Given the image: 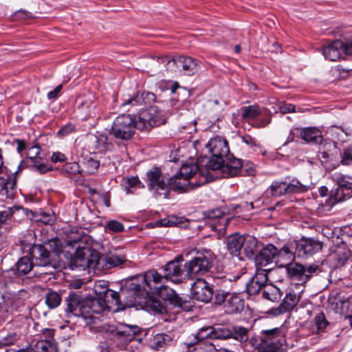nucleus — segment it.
<instances>
[{
    "label": "nucleus",
    "mask_w": 352,
    "mask_h": 352,
    "mask_svg": "<svg viewBox=\"0 0 352 352\" xmlns=\"http://www.w3.org/2000/svg\"><path fill=\"white\" fill-rule=\"evenodd\" d=\"M55 330L53 329H45L42 331L41 338L40 341L47 342H56L54 340Z\"/></svg>",
    "instance_id": "obj_59"
},
{
    "label": "nucleus",
    "mask_w": 352,
    "mask_h": 352,
    "mask_svg": "<svg viewBox=\"0 0 352 352\" xmlns=\"http://www.w3.org/2000/svg\"><path fill=\"white\" fill-rule=\"evenodd\" d=\"M135 277L144 290L142 295L148 297L151 293L155 294L164 285V280H166L164 274H160L155 270H148L144 274H139Z\"/></svg>",
    "instance_id": "obj_13"
},
{
    "label": "nucleus",
    "mask_w": 352,
    "mask_h": 352,
    "mask_svg": "<svg viewBox=\"0 0 352 352\" xmlns=\"http://www.w3.org/2000/svg\"><path fill=\"white\" fill-rule=\"evenodd\" d=\"M193 298L199 301L208 302L214 300L215 291L212 285L204 278H197L191 286Z\"/></svg>",
    "instance_id": "obj_18"
},
{
    "label": "nucleus",
    "mask_w": 352,
    "mask_h": 352,
    "mask_svg": "<svg viewBox=\"0 0 352 352\" xmlns=\"http://www.w3.org/2000/svg\"><path fill=\"white\" fill-rule=\"evenodd\" d=\"M188 352H215V346L212 342H204L198 343L192 351Z\"/></svg>",
    "instance_id": "obj_54"
},
{
    "label": "nucleus",
    "mask_w": 352,
    "mask_h": 352,
    "mask_svg": "<svg viewBox=\"0 0 352 352\" xmlns=\"http://www.w3.org/2000/svg\"><path fill=\"white\" fill-rule=\"evenodd\" d=\"M318 151H329L331 152L332 150L336 148V142L329 139H323L322 135L321 136V140L318 142Z\"/></svg>",
    "instance_id": "obj_53"
},
{
    "label": "nucleus",
    "mask_w": 352,
    "mask_h": 352,
    "mask_svg": "<svg viewBox=\"0 0 352 352\" xmlns=\"http://www.w3.org/2000/svg\"><path fill=\"white\" fill-rule=\"evenodd\" d=\"M213 265L212 252L210 250L198 252L197 255L184 265L186 274L191 277L194 275L208 272Z\"/></svg>",
    "instance_id": "obj_12"
},
{
    "label": "nucleus",
    "mask_w": 352,
    "mask_h": 352,
    "mask_svg": "<svg viewBox=\"0 0 352 352\" xmlns=\"http://www.w3.org/2000/svg\"><path fill=\"white\" fill-rule=\"evenodd\" d=\"M78 109L87 118H96L100 114V109L93 98L82 101L78 105Z\"/></svg>",
    "instance_id": "obj_34"
},
{
    "label": "nucleus",
    "mask_w": 352,
    "mask_h": 352,
    "mask_svg": "<svg viewBox=\"0 0 352 352\" xmlns=\"http://www.w3.org/2000/svg\"><path fill=\"white\" fill-rule=\"evenodd\" d=\"M157 223L163 227H171L178 225L179 222L177 221V218L176 217L171 216L167 219L160 220Z\"/></svg>",
    "instance_id": "obj_60"
},
{
    "label": "nucleus",
    "mask_w": 352,
    "mask_h": 352,
    "mask_svg": "<svg viewBox=\"0 0 352 352\" xmlns=\"http://www.w3.org/2000/svg\"><path fill=\"white\" fill-rule=\"evenodd\" d=\"M173 341L174 339L170 335L166 333H158L153 337L151 341V344L153 348L158 349L160 348L170 345Z\"/></svg>",
    "instance_id": "obj_40"
},
{
    "label": "nucleus",
    "mask_w": 352,
    "mask_h": 352,
    "mask_svg": "<svg viewBox=\"0 0 352 352\" xmlns=\"http://www.w3.org/2000/svg\"><path fill=\"white\" fill-rule=\"evenodd\" d=\"M292 245L286 244L280 248L272 243L264 246L255 256L256 271L268 275L273 270V262L280 263L283 260L292 261L294 258Z\"/></svg>",
    "instance_id": "obj_3"
},
{
    "label": "nucleus",
    "mask_w": 352,
    "mask_h": 352,
    "mask_svg": "<svg viewBox=\"0 0 352 352\" xmlns=\"http://www.w3.org/2000/svg\"><path fill=\"white\" fill-rule=\"evenodd\" d=\"M337 183L338 187L330 191L329 198L326 201V204L330 207L352 197L351 178L341 177L338 179Z\"/></svg>",
    "instance_id": "obj_15"
},
{
    "label": "nucleus",
    "mask_w": 352,
    "mask_h": 352,
    "mask_svg": "<svg viewBox=\"0 0 352 352\" xmlns=\"http://www.w3.org/2000/svg\"><path fill=\"white\" fill-rule=\"evenodd\" d=\"M263 296L272 302H278L282 296L280 290L272 285H266L263 290Z\"/></svg>",
    "instance_id": "obj_41"
},
{
    "label": "nucleus",
    "mask_w": 352,
    "mask_h": 352,
    "mask_svg": "<svg viewBox=\"0 0 352 352\" xmlns=\"http://www.w3.org/2000/svg\"><path fill=\"white\" fill-rule=\"evenodd\" d=\"M287 330L276 327L262 330L258 334L248 336L247 350L257 352H286Z\"/></svg>",
    "instance_id": "obj_1"
},
{
    "label": "nucleus",
    "mask_w": 352,
    "mask_h": 352,
    "mask_svg": "<svg viewBox=\"0 0 352 352\" xmlns=\"http://www.w3.org/2000/svg\"><path fill=\"white\" fill-rule=\"evenodd\" d=\"M102 330L107 332H111L120 338H124L126 340H131L133 338L140 333V328L137 325H129L126 324H119L118 326L104 324L102 327Z\"/></svg>",
    "instance_id": "obj_21"
},
{
    "label": "nucleus",
    "mask_w": 352,
    "mask_h": 352,
    "mask_svg": "<svg viewBox=\"0 0 352 352\" xmlns=\"http://www.w3.org/2000/svg\"><path fill=\"white\" fill-rule=\"evenodd\" d=\"M245 236L235 233L228 236L226 245L228 251L233 256H236L239 260H243L242 249L244 243Z\"/></svg>",
    "instance_id": "obj_30"
},
{
    "label": "nucleus",
    "mask_w": 352,
    "mask_h": 352,
    "mask_svg": "<svg viewBox=\"0 0 352 352\" xmlns=\"http://www.w3.org/2000/svg\"><path fill=\"white\" fill-rule=\"evenodd\" d=\"M84 300L85 299H82V296L78 294H69L66 298L67 311L76 317H81L84 319L85 313H87L82 307L85 305Z\"/></svg>",
    "instance_id": "obj_27"
},
{
    "label": "nucleus",
    "mask_w": 352,
    "mask_h": 352,
    "mask_svg": "<svg viewBox=\"0 0 352 352\" xmlns=\"http://www.w3.org/2000/svg\"><path fill=\"white\" fill-rule=\"evenodd\" d=\"M322 248V243L313 238L302 237L296 249L299 257H307L318 252Z\"/></svg>",
    "instance_id": "obj_22"
},
{
    "label": "nucleus",
    "mask_w": 352,
    "mask_h": 352,
    "mask_svg": "<svg viewBox=\"0 0 352 352\" xmlns=\"http://www.w3.org/2000/svg\"><path fill=\"white\" fill-rule=\"evenodd\" d=\"M104 259L106 264L109 265V267L118 266L126 261L125 255L117 254L111 252L106 255Z\"/></svg>",
    "instance_id": "obj_48"
},
{
    "label": "nucleus",
    "mask_w": 352,
    "mask_h": 352,
    "mask_svg": "<svg viewBox=\"0 0 352 352\" xmlns=\"http://www.w3.org/2000/svg\"><path fill=\"white\" fill-rule=\"evenodd\" d=\"M308 190V186L301 184L297 179H292L290 182L287 183V192L288 194L302 193Z\"/></svg>",
    "instance_id": "obj_50"
},
{
    "label": "nucleus",
    "mask_w": 352,
    "mask_h": 352,
    "mask_svg": "<svg viewBox=\"0 0 352 352\" xmlns=\"http://www.w3.org/2000/svg\"><path fill=\"white\" fill-rule=\"evenodd\" d=\"M140 184V181L138 177H131L129 178H123L121 186L126 192V194L133 193V188Z\"/></svg>",
    "instance_id": "obj_49"
},
{
    "label": "nucleus",
    "mask_w": 352,
    "mask_h": 352,
    "mask_svg": "<svg viewBox=\"0 0 352 352\" xmlns=\"http://www.w3.org/2000/svg\"><path fill=\"white\" fill-rule=\"evenodd\" d=\"M206 146L212 156L210 159L207 157L203 159L204 161L206 160V166L207 168L216 170L221 166V163L223 162V159L230 154L228 143L224 138L217 136L211 138Z\"/></svg>",
    "instance_id": "obj_7"
},
{
    "label": "nucleus",
    "mask_w": 352,
    "mask_h": 352,
    "mask_svg": "<svg viewBox=\"0 0 352 352\" xmlns=\"http://www.w3.org/2000/svg\"><path fill=\"white\" fill-rule=\"evenodd\" d=\"M75 126L72 124H67L65 126H63L62 128H60L58 132L57 135L58 137H65L68 135L69 134H71L74 131H75Z\"/></svg>",
    "instance_id": "obj_61"
},
{
    "label": "nucleus",
    "mask_w": 352,
    "mask_h": 352,
    "mask_svg": "<svg viewBox=\"0 0 352 352\" xmlns=\"http://www.w3.org/2000/svg\"><path fill=\"white\" fill-rule=\"evenodd\" d=\"M268 275L256 271L255 276L246 284V291L249 295H256L263 290Z\"/></svg>",
    "instance_id": "obj_31"
},
{
    "label": "nucleus",
    "mask_w": 352,
    "mask_h": 352,
    "mask_svg": "<svg viewBox=\"0 0 352 352\" xmlns=\"http://www.w3.org/2000/svg\"><path fill=\"white\" fill-rule=\"evenodd\" d=\"M100 261V254L98 251L87 247L76 248L74 255L71 258L70 267L72 270L96 269Z\"/></svg>",
    "instance_id": "obj_8"
},
{
    "label": "nucleus",
    "mask_w": 352,
    "mask_h": 352,
    "mask_svg": "<svg viewBox=\"0 0 352 352\" xmlns=\"http://www.w3.org/2000/svg\"><path fill=\"white\" fill-rule=\"evenodd\" d=\"M34 266L33 261L28 256H23L18 262L10 270V272H12L16 277H21L28 274Z\"/></svg>",
    "instance_id": "obj_33"
},
{
    "label": "nucleus",
    "mask_w": 352,
    "mask_h": 352,
    "mask_svg": "<svg viewBox=\"0 0 352 352\" xmlns=\"http://www.w3.org/2000/svg\"><path fill=\"white\" fill-rule=\"evenodd\" d=\"M214 326H208L206 327L201 328L197 333L195 339L196 340L195 343H201L204 342H210L208 338L214 339L213 335Z\"/></svg>",
    "instance_id": "obj_44"
},
{
    "label": "nucleus",
    "mask_w": 352,
    "mask_h": 352,
    "mask_svg": "<svg viewBox=\"0 0 352 352\" xmlns=\"http://www.w3.org/2000/svg\"><path fill=\"white\" fill-rule=\"evenodd\" d=\"M258 243L256 238L252 236H247L244 238L243 244L242 255L243 254L248 258H255L256 253L258 251Z\"/></svg>",
    "instance_id": "obj_36"
},
{
    "label": "nucleus",
    "mask_w": 352,
    "mask_h": 352,
    "mask_svg": "<svg viewBox=\"0 0 352 352\" xmlns=\"http://www.w3.org/2000/svg\"><path fill=\"white\" fill-rule=\"evenodd\" d=\"M204 215L208 219H217L223 217L224 212L219 208H215L204 212Z\"/></svg>",
    "instance_id": "obj_62"
},
{
    "label": "nucleus",
    "mask_w": 352,
    "mask_h": 352,
    "mask_svg": "<svg viewBox=\"0 0 352 352\" xmlns=\"http://www.w3.org/2000/svg\"><path fill=\"white\" fill-rule=\"evenodd\" d=\"M351 256L350 250L344 246L338 247L335 252L331 254L332 258L334 260L337 267L344 265L350 259Z\"/></svg>",
    "instance_id": "obj_38"
},
{
    "label": "nucleus",
    "mask_w": 352,
    "mask_h": 352,
    "mask_svg": "<svg viewBox=\"0 0 352 352\" xmlns=\"http://www.w3.org/2000/svg\"><path fill=\"white\" fill-rule=\"evenodd\" d=\"M197 60L189 56H179V69H182L187 75H193L197 72Z\"/></svg>",
    "instance_id": "obj_37"
},
{
    "label": "nucleus",
    "mask_w": 352,
    "mask_h": 352,
    "mask_svg": "<svg viewBox=\"0 0 352 352\" xmlns=\"http://www.w3.org/2000/svg\"><path fill=\"white\" fill-rule=\"evenodd\" d=\"M105 289H108L104 282H98L95 286V292L97 298H87L84 300L85 313L84 320L87 325H92L96 323L97 319L94 316V314H100L106 310L110 309L109 304H111V298H106L104 296Z\"/></svg>",
    "instance_id": "obj_5"
},
{
    "label": "nucleus",
    "mask_w": 352,
    "mask_h": 352,
    "mask_svg": "<svg viewBox=\"0 0 352 352\" xmlns=\"http://www.w3.org/2000/svg\"><path fill=\"white\" fill-rule=\"evenodd\" d=\"M105 228L113 232H120L124 230V225L116 220H111L107 223Z\"/></svg>",
    "instance_id": "obj_55"
},
{
    "label": "nucleus",
    "mask_w": 352,
    "mask_h": 352,
    "mask_svg": "<svg viewBox=\"0 0 352 352\" xmlns=\"http://www.w3.org/2000/svg\"><path fill=\"white\" fill-rule=\"evenodd\" d=\"M167 198L170 190L183 193L194 188L192 183L188 179L182 176L180 174H176L172 177H170L167 182Z\"/></svg>",
    "instance_id": "obj_25"
},
{
    "label": "nucleus",
    "mask_w": 352,
    "mask_h": 352,
    "mask_svg": "<svg viewBox=\"0 0 352 352\" xmlns=\"http://www.w3.org/2000/svg\"><path fill=\"white\" fill-rule=\"evenodd\" d=\"M261 115V111L257 105H250L243 108L242 118L248 120H253Z\"/></svg>",
    "instance_id": "obj_46"
},
{
    "label": "nucleus",
    "mask_w": 352,
    "mask_h": 352,
    "mask_svg": "<svg viewBox=\"0 0 352 352\" xmlns=\"http://www.w3.org/2000/svg\"><path fill=\"white\" fill-rule=\"evenodd\" d=\"M88 174H94L99 168L100 162L91 158L87 159L85 163Z\"/></svg>",
    "instance_id": "obj_57"
},
{
    "label": "nucleus",
    "mask_w": 352,
    "mask_h": 352,
    "mask_svg": "<svg viewBox=\"0 0 352 352\" xmlns=\"http://www.w3.org/2000/svg\"><path fill=\"white\" fill-rule=\"evenodd\" d=\"M268 190L273 197H280L288 194L287 182L286 181H274L272 183Z\"/></svg>",
    "instance_id": "obj_43"
},
{
    "label": "nucleus",
    "mask_w": 352,
    "mask_h": 352,
    "mask_svg": "<svg viewBox=\"0 0 352 352\" xmlns=\"http://www.w3.org/2000/svg\"><path fill=\"white\" fill-rule=\"evenodd\" d=\"M341 164L343 165L352 164V144L344 150L341 155Z\"/></svg>",
    "instance_id": "obj_56"
},
{
    "label": "nucleus",
    "mask_w": 352,
    "mask_h": 352,
    "mask_svg": "<svg viewBox=\"0 0 352 352\" xmlns=\"http://www.w3.org/2000/svg\"><path fill=\"white\" fill-rule=\"evenodd\" d=\"M155 99L154 94L145 91H138L132 96H124L122 107L130 111L132 107L150 104Z\"/></svg>",
    "instance_id": "obj_19"
},
{
    "label": "nucleus",
    "mask_w": 352,
    "mask_h": 352,
    "mask_svg": "<svg viewBox=\"0 0 352 352\" xmlns=\"http://www.w3.org/2000/svg\"><path fill=\"white\" fill-rule=\"evenodd\" d=\"M135 129V118L129 114H121L113 122L110 134L116 139L127 141L132 138Z\"/></svg>",
    "instance_id": "obj_10"
},
{
    "label": "nucleus",
    "mask_w": 352,
    "mask_h": 352,
    "mask_svg": "<svg viewBox=\"0 0 352 352\" xmlns=\"http://www.w3.org/2000/svg\"><path fill=\"white\" fill-rule=\"evenodd\" d=\"M164 123L165 120L156 107H150L140 111L138 119L135 120L136 129L140 131H149L153 127Z\"/></svg>",
    "instance_id": "obj_14"
},
{
    "label": "nucleus",
    "mask_w": 352,
    "mask_h": 352,
    "mask_svg": "<svg viewBox=\"0 0 352 352\" xmlns=\"http://www.w3.org/2000/svg\"><path fill=\"white\" fill-rule=\"evenodd\" d=\"M328 302L336 312L348 314L349 307L352 305V298H346L338 294L331 295Z\"/></svg>",
    "instance_id": "obj_32"
},
{
    "label": "nucleus",
    "mask_w": 352,
    "mask_h": 352,
    "mask_svg": "<svg viewBox=\"0 0 352 352\" xmlns=\"http://www.w3.org/2000/svg\"><path fill=\"white\" fill-rule=\"evenodd\" d=\"M214 304L223 305L225 311L228 314H234L241 312L244 307V301L239 294L230 292L224 289L215 290Z\"/></svg>",
    "instance_id": "obj_11"
},
{
    "label": "nucleus",
    "mask_w": 352,
    "mask_h": 352,
    "mask_svg": "<svg viewBox=\"0 0 352 352\" xmlns=\"http://www.w3.org/2000/svg\"><path fill=\"white\" fill-rule=\"evenodd\" d=\"M61 301V295L57 292L50 290L45 294V303L50 309L58 307Z\"/></svg>",
    "instance_id": "obj_45"
},
{
    "label": "nucleus",
    "mask_w": 352,
    "mask_h": 352,
    "mask_svg": "<svg viewBox=\"0 0 352 352\" xmlns=\"http://www.w3.org/2000/svg\"><path fill=\"white\" fill-rule=\"evenodd\" d=\"M0 186L2 190H6L8 197H12L13 189L15 187V178L14 173L8 172V168L4 166L2 152L0 149Z\"/></svg>",
    "instance_id": "obj_24"
},
{
    "label": "nucleus",
    "mask_w": 352,
    "mask_h": 352,
    "mask_svg": "<svg viewBox=\"0 0 352 352\" xmlns=\"http://www.w3.org/2000/svg\"><path fill=\"white\" fill-rule=\"evenodd\" d=\"M40 152L41 147L38 144H36L28 148L27 157L30 158L32 161V162L38 161L39 159L38 155L40 154Z\"/></svg>",
    "instance_id": "obj_58"
},
{
    "label": "nucleus",
    "mask_w": 352,
    "mask_h": 352,
    "mask_svg": "<svg viewBox=\"0 0 352 352\" xmlns=\"http://www.w3.org/2000/svg\"><path fill=\"white\" fill-rule=\"evenodd\" d=\"M300 296L295 292H289L286 294L282 302L276 307L272 309L270 313L274 316H279L291 311L298 303Z\"/></svg>",
    "instance_id": "obj_28"
},
{
    "label": "nucleus",
    "mask_w": 352,
    "mask_h": 352,
    "mask_svg": "<svg viewBox=\"0 0 352 352\" xmlns=\"http://www.w3.org/2000/svg\"><path fill=\"white\" fill-rule=\"evenodd\" d=\"M155 294L158 295L164 300L169 301V302L175 307L188 309L190 305L186 299L180 297L173 289L166 285H163Z\"/></svg>",
    "instance_id": "obj_23"
},
{
    "label": "nucleus",
    "mask_w": 352,
    "mask_h": 352,
    "mask_svg": "<svg viewBox=\"0 0 352 352\" xmlns=\"http://www.w3.org/2000/svg\"><path fill=\"white\" fill-rule=\"evenodd\" d=\"M35 349L36 352H58L56 342L38 341Z\"/></svg>",
    "instance_id": "obj_51"
},
{
    "label": "nucleus",
    "mask_w": 352,
    "mask_h": 352,
    "mask_svg": "<svg viewBox=\"0 0 352 352\" xmlns=\"http://www.w3.org/2000/svg\"><path fill=\"white\" fill-rule=\"evenodd\" d=\"M214 339H233L244 349H247L249 330L241 325L216 326L213 329Z\"/></svg>",
    "instance_id": "obj_9"
},
{
    "label": "nucleus",
    "mask_w": 352,
    "mask_h": 352,
    "mask_svg": "<svg viewBox=\"0 0 352 352\" xmlns=\"http://www.w3.org/2000/svg\"><path fill=\"white\" fill-rule=\"evenodd\" d=\"M322 54L326 59L336 61L344 56H352V41L344 43L340 40H335L322 48Z\"/></svg>",
    "instance_id": "obj_17"
},
{
    "label": "nucleus",
    "mask_w": 352,
    "mask_h": 352,
    "mask_svg": "<svg viewBox=\"0 0 352 352\" xmlns=\"http://www.w3.org/2000/svg\"><path fill=\"white\" fill-rule=\"evenodd\" d=\"M163 271L166 280L170 279L177 283L181 282L184 271L180 261L177 258L167 263L163 267Z\"/></svg>",
    "instance_id": "obj_29"
},
{
    "label": "nucleus",
    "mask_w": 352,
    "mask_h": 352,
    "mask_svg": "<svg viewBox=\"0 0 352 352\" xmlns=\"http://www.w3.org/2000/svg\"><path fill=\"white\" fill-rule=\"evenodd\" d=\"M143 291L138 280L133 277L126 281L125 287L119 293L108 288L105 289L104 296L108 299L111 298V304L117 306V311H123L126 307H135L142 303V300H146L148 296L142 295Z\"/></svg>",
    "instance_id": "obj_2"
},
{
    "label": "nucleus",
    "mask_w": 352,
    "mask_h": 352,
    "mask_svg": "<svg viewBox=\"0 0 352 352\" xmlns=\"http://www.w3.org/2000/svg\"><path fill=\"white\" fill-rule=\"evenodd\" d=\"M327 133L335 140L345 142L347 137L351 135V130L333 125L328 128Z\"/></svg>",
    "instance_id": "obj_39"
},
{
    "label": "nucleus",
    "mask_w": 352,
    "mask_h": 352,
    "mask_svg": "<svg viewBox=\"0 0 352 352\" xmlns=\"http://www.w3.org/2000/svg\"><path fill=\"white\" fill-rule=\"evenodd\" d=\"M33 167L35 168V170L41 174H45L52 170V166H48L44 163H40L38 160L33 162Z\"/></svg>",
    "instance_id": "obj_63"
},
{
    "label": "nucleus",
    "mask_w": 352,
    "mask_h": 352,
    "mask_svg": "<svg viewBox=\"0 0 352 352\" xmlns=\"http://www.w3.org/2000/svg\"><path fill=\"white\" fill-rule=\"evenodd\" d=\"M148 186L155 190L159 196L167 199V182L164 179L160 168L154 167L146 174Z\"/></svg>",
    "instance_id": "obj_20"
},
{
    "label": "nucleus",
    "mask_w": 352,
    "mask_h": 352,
    "mask_svg": "<svg viewBox=\"0 0 352 352\" xmlns=\"http://www.w3.org/2000/svg\"><path fill=\"white\" fill-rule=\"evenodd\" d=\"M179 56L173 58L168 56L166 64V69L170 71H175L176 69H179Z\"/></svg>",
    "instance_id": "obj_64"
},
{
    "label": "nucleus",
    "mask_w": 352,
    "mask_h": 352,
    "mask_svg": "<svg viewBox=\"0 0 352 352\" xmlns=\"http://www.w3.org/2000/svg\"><path fill=\"white\" fill-rule=\"evenodd\" d=\"M94 147L96 152L104 153L111 149V144L106 134H99L96 137Z\"/></svg>",
    "instance_id": "obj_42"
},
{
    "label": "nucleus",
    "mask_w": 352,
    "mask_h": 352,
    "mask_svg": "<svg viewBox=\"0 0 352 352\" xmlns=\"http://www.w3.org/2000/svg\"><path fill=\"white\" fill-rule=\"evenodd\" d=\"M301 139L307 143L318 144L321 140L322 132L316 127H305L300 129Z\"/></svg>",
    "instance_id": "obj_35"
},
{
    "label": "nucleus",
    "mask_w": 352,
    "mask_h": 352,
    "mask_svg": "<svg viewBox=\"0 0 352 352\" xmlns=\"http://www.w3.org/2000/svg\"><path fill=\"white\" fill-rule=\"evenodd\" d=\"M314 320L317 327L318 333L323 332L325 328L329 324V321L326 319V317L322 312H320L316 314Z\"/></svg>",
    "instance_id": "obj_52"
},
{
    "label": "nucleus",
    "mask_w": 352,
    "mask_h": 352,
    "mask_svg": "<svg viewBox=\"0 0 352 352\" xmlns=\"http://www.w3.org/2000/svg\"><path fill=\"white\" fill-rule=\"evenodd\" d=\"M62 245L58 238L49 240L43 244H34L30 249V254L34 266L56 268Z\"/></svg>",
    "instance_id": "obj_4"
},
{
    "label": "nucleus",
    "mask_w": 352,
    "mask_h": 352,
    "mask_svg": "<svg viewBox=\"0 0 352 352\" xmlns=\"http://www.w3.org/2000/svg\"><path fill=\"white\" fill-rule=\"evenodd\" d=\"M204 162V159H199L197 164L192 163L183 164L179 174L189 181L199 171V174L202 177V179L198 183H192V185L193 187L200 186L212 179L209 173L211 170L210 168H207L206 164H203Z\"/></svg>",
    "instance_id": "obj_16"
},
{
    "label": "nucleus",
    "mask_w": 352,
    "mask_h": 352,
    "mask_svg": "<svg viewBox=\"0 0 352 352\" xmlns=\"http://www.w3.org/2000/svg\"><path fill=\"white\" fill-rule=\"evenodd\" d=\"M280 267H285L288 278L296 281L298 285L305 284L314 275H318L322 272L320 267L318 265H303L289 261L285 263H281Z\"/></svg>",
    "instance_id": "obj_6"
},
{
    "label": "nucleus",
    "mask_w": 352,
    "mask_h": 352,
    "mask_svg": "<svg viewBox=\"0 0 352 352\" xmlns=\"http://www.w3.org/2000/svg\"><path fill=\"white\" fill-rule=\"evenodd\" d=\"M243 166L239 159L229 154L223 159V162L221 163V166L217 170H221L223 173L229 177H234L242 170Z\"/></svg>",
    "instance_id": "obj_26"
},
{
    "label": "nucleus",
    "mask_w": 352,
    "mask_h": 352,
    "mask_svg": "<svg viewBox=\"0 0 352 352\" xmlns=\"http://www.w3.org/2000/svg\"><path fill=\"white\" fill-rule=\"evenodd\" d=\"M60 172L65 176L71 177L77 174H80L82 170L78 163L74 162L66 163L65 165L63 166Z\"/></svg>",
    "instance_id": "obj_47"
}]
</instances>
